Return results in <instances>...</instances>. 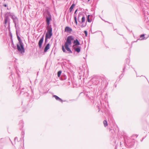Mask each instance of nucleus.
<instances>
[{
	"mask_svg": "<svg viewBox=\"0 0 149 149\" xmlns=\"http://www.w3.org/2000/svg\"><path fill=\"white\" fill-rule=\"evenodd\" d=\"M137 136H138V135H136V137H137Z\"/></svg>",
	"mask_w": 149,
	"mask_h": 149,
	"instance_id": "nucleus-35",
	"label": "nucleus"
},
{
	"mask_svg": "<svg viewBox=\"0 0 149 149\" xmlns=\"http://www.w3.org/2000/svg\"><path fill=\"white\" fill-rule=\"evenodd\" d=\"M74 49V50L75 51L77 52L78 53H79L80 51L81 50V47L79 46L77 48H74V47L73 48Z\"/></svg>",
	"mask_w": 149,
	"mask_h": 149,
	"instance_id": "nucleus-14",
	"label": "nucleus"
},
{
	"mask_svg": "<svg viewBox=\"0 0 149 149\" xmlns=\"http://www.w3.org/2000/svg\"><path fill=\"white\" fill-rule=\"evenodd\" d=\"M90 15H88L87 17V21L89 22H90L91 21V20L90 19H89V17L90 16Z\"/></svg>",
	"mask_w": 149,
	"mask_h": 149,
	"instance_id": "nucleus-19",
	"label": "nucleus"
},
{
	"mask_svg": "<svg viewBox=\"0 0 149 149\" xmlns=\"http://www.w3.org/2000/svg\"><path fill=\"white\" fill-rule=\"evenodd\" d=\"M46 19L47 24V26H49L50 24V22L52 20V16L49 12H47Z\"/></svg>",
	"mask_w": 149,
	"mask_h": 149,
	"instance_id": "nucleus-3",
	"label": "nucleus"
},
{
	"mask_svg": "<svg viewBox=\"0 0 149 149\" xmlns=\"http://www.w3.org/2000/svg\"><path fill=\"white\" fill-rule=\"evenodd\" d=\"M11 41H12V45H13V46L14 45V44H13V42L12 39Z\"/></svg>",
	"mask_w": 149,
	"mask_h": 149,
	"instance_id": "nucleus-28",
	"label": "nucleus"
},
{
	"mask_svg": "<svg viewBox=\"0 0 149 149\" xmlns=\"http://www.w3.org/2000/svg\"><path fill=\"white\" fill-rule=\"evenodd\" d=\"M53 97L55 98V99L58 101L60 102H63V101L62 100V99L60 98H59L58 97V96L56 95H53Z\"/></svg>",
	"mask_w": 149,
	"mask_h": 149,
	"instance_id": "nucleus-11",
	"label": "nucleus"
},
{
	"mask_svg": "<svg viewBox=\"0 0 149 149\" xmlns=\"http://www.w3.org/2000/svg\"><path fill=\"white\" fill-rule=\"evenodd\" d=\"M44 38V35L41 37L38 42V45L40 48L42 47V45L43 43Z\"/></svg>",
	"mask_w": 149,
	"mask_h": 149,
	"instance_id": "nucleus-6",
	"label": "nucleus"
},
{
	"mask_svg": "<svg viewBox=\"0 0 149 149\" xmlns=\"http://www.w3.org/2000/svg\"><path fill=\"white\" fill-rule=\"evenodd\" d=\"M48 38H45V44L47 42V39Z\"/></svg>",
	"mask_w": 149,
	"mask_h": 149,
	"instance_id": "nucleus-25",
	"label": "nucleus"
},
{
	"mask_svg": "<svg viewBox=\"0 0 149 149\" xmlns=\"http://www.w3.org/2000/svg\"><path fill=\"white\" fill-rule=\"evenodd\" d=\"M73 44L74 45L73 46V48H74L75 46H78L80 45L79 42L77 39H76L75 40H74L73 42Z\"/></svg>",
	"mask_w": 149,
	"mask_h": 149,
	"instance_id": "nucleus-8",
	"label": "nucleus"
},
{
	"mask_svg": "<svg viewBox=\"0 0 149 149\" xmlns=\"http://www.w3.org/2000/svg\"><path fill=\"white\" fill-rule=\"evenodd\" d=\"M68 46L69 45H65V48L67 50V51L69 52L68 53H72V52L70 48L68 47Z\"/></svg>",
	"mask_w": 149,
	"mask_h": 149,
	"instance_id": "nucleus-12",
	"label": "nucleus"
},
{
	"mask_svg": "<svg viewBox=\"0 0 149 149\" xmlns=\"http://www.w3.org/2000/svg\"><path fill=\"white\" fill-rule=\"evenodd\" d=\"M17 137H15V141L16 140H17Z\"/></svg>",
	"mask_w": 149,
	"mask_h": 149,
	"instance_id": "nucleus-30",
	"label": "nucleus"
},
{
	"mask_svg": "<svg viewBox=\"0 0 149 149\" xmlns=\"http://www.w3.org/2000/svg\"><path fill=\"white\" fill-rule=\"evenodd\" d=\"M82 15V14L81 13H79L78 14V20L79 22L80 23L81 22V21L79 20V17H81Z\"/></svg>",
	"mask_w": 149,
	"mask_h": 149,
	"instance_id": "nucleus-18",
	"label": "nucleus"
},
{
	"mask_svg": "<svg viewBox=\"0 0 149 149\" xmlns=\"http://www.w3.org/2000/svg\"><path fill=\"white\" fill-rule=\"evenodd\" d=\"M3 6H5V7H6L7 6V4H6H6H3Z\"/></svg>",
	"mask_w": 149,
	"mask_h": 149,
	"instance_id": "nucleus-27",
	"label": "nucleus"
},
{
	"mask_svg": "<svg viewBox=\"0 0 149 149\" xmlns=\"http://www.w3.org/2000/svg\"><path fill=\"white\" fill-rule=\"evenodd\" d=\"M49 44L48 43L44 48V52H47V50H48L49 49Z\"/></svg>",
	"mask_w": 149,
	"mask_h": 149,
	"instance_id": "nucleus-13",
	"label": "nucleus"
},
{
	"mask_svg": "<svg viewBox=\"0 0 149 149\" xmlns=\"http://www.w3.org/2000/svg\"><path fill=\"white\" fill-rule=\"evenodd\" d=\"M10 17L13 19V22L14 24H17L18 23V20L17 18L15 15H12L11 14L9 15Z\"/></svg>",
	"mask_w": 149,
	"mask_h": 149,
	"instance_id": "nucleus-5",
	"label": "nucleus"
},
{
	"mask_svg": "<svg viewBox=\"0 0 149 149\" xmlns=\"http://www.w3.org/2000/svg\"><path fill=\"white\" fill-rule=\"evenodd\" d=\"M10 14V13H8L6 14L4 18V24L6 25L7 23H8V27H10V19L9 18V15Z\"/></svg>",
	"mask_w": 149,
	"mask_h": 149,
	"instance_id": "nucleus-2",
	"label": "nucleus"
},
{
	"mask_svg": "<svg viewBox=\"0 0 149 149\" xmlns=\"http://www.w3.org/2000/svg\"><path fill=\"white\" fill-rule=\"evenodd\" d=\"M12 47H13L14 48H15L16 47L15 46L14 47V45L13 46V45H12Z\"/></svg>",
	"mask_w": 149,
	"mask_h": 149,
	"instance_id": "nucleus-33",
	"label": "nucleus"
},
{
	"mask_svg": "<svg viewBox=\"0 0 149 149\" xmlns=\"http://www.w3.org/2000/svg\"><path fill=\"white\" fill-rule=\"evenodd\" d=\"M15 27L16 29V28H17V27H16L17 24H15Z\"/></svg>",
	"mask_w": 149,
	"mask_h": 149,
	"instance_id": "nucleus-31",
	"label": "nucleus"
},
{
	"mask_svg": "<svg viewBox=\"0 0 149 149\" xmlns=\"http://www.w3.org/2000/svg\"><path fill=\"white\" fill-rule=\"evenodd\" d=\"M84 32L86 36H87V34H88L87 31H84Z\"/></svg>",
	"mask_w": 149,
	"mask_h": 149,
	"instance_id": "nucleus-24",
	"label": "nucleus"
},
{
	"mask_svg": "<svg viewBox=\"0 0 149 149\" xmlns=\"http://www.w3.org/2000/svg\"><path fill=\"white\" fill-rule=\"evenodd\" d=\"M77 11V10H76L75 11V12H74V14H75V15H76V12Z\"/></svg>",
	"mask_w": 149,
	"mask_h": 149,
	"instance_id": "nucleus-29",
	"label": "nucleus"
},
{
	"mask_svg": "<svg viewBox=\"0 0 149 149\" xmlns=\"http://www.w3.org/2000/svg\"><path fill=\"white\" fill-rule=\"evenodd\" d=\"M90 1V0H88V1L89 2Z\"/></svg>",
	"mask_w": 149,
	"mask_h": 149,
	"instance_id": "nucleus-34",
	"label": "nucleus"
},
{
	"mask_svg": "<svg viewBox=\"0 0 149 149\" xmlns=\"http://www.w3.org/2000/svg\"><path fill=\"white\" fill-rule=\"evenodd\" d=\"M62 50L64 52H66V50L65 49L64 47V46L63 45L62 46Z\"/></svg>",
	"mask_w": 149,
	"mask_h": 149,
	"instance_id": "nucleus-23",
	"label": "nucleus"
},
{
	"mask_svg": "<svg viewBox=\"0 0 149 149\" xmlns=\"http://www.w3.org/2000/svg\"><path fill=\"white\" fill-rule=\"evenodd\" d=\"M16 34L17 35V38L19 42V44L20 45V47L19 45L18 44H17V49L22 54L24 52V44L20 38L18 34L17 31V30H16Z\"/></svg>",
	"mask_w": 149,
	"mask_h": 149,
	"instance_id": "nucleus-1",
	"label": "nucleus"
},
{
	"mask_svg": "<svg viewBox=\"0 0 149 149\" xmlns=\"http://www.w3.org/2000/svg\"><path fill=\"white\" fill-rule=\"evenodd\" d=\"M86 26V24H85L84 25L82 24V25H81V27L83 28V27H84L85 26Z\"/></svg>",
	"mask_w": 149,
	"mask_h": 149,
	"instance_id": "nucleus-26",
	"label": "nucleus"
},
{
	"mask_svg": "<svg viewBox=\"0 0 149 149\" xmlns=\"http://www.w3.org/2000/svg\"><path fill=\"white\" fill-rule=\"evenodd\" d=\"M74 40L73 37L72 36H68L66 40V42H65V45H70L71 44V41Z\"/></svg>",
	"mask_w": 149,
	"mask_h": 149,
	"instance_id": "nucleus-4",
	"label": "nucleus"
},
{
	"mask_svg": "<svg viewBox=\"0 0 149 149\" xmlns=\"http://www.w3.org/2000/svg\"><path fill=\"white\" fill-rule=\"evenodd\" d=\"M47 32L49 33H52V29L51 25L47 26Z\"/></svg>",
	"mask_w": 149,
	"mask_h": 149,
	"instance_id": "nucleus-9",
	"label": "nucleus"
},
{
	"mask_svg": "<svg viewBox=\"0 0 149 149\" xmlns=\"http://www.w3.org/2000/svg\"><path fill=\"white\" fill-rule=\"evenodd\" d=\"M72 31V29L70 27L68 26H66L65 27V32H66L68 33H70Z\"/></svg>",
	"mask_w": 149,
	"mask_h": 149,
	"instance_id": "nucleus-7",
	"label": "nucleus"
},
{
	"mask_svg": "<svg viewBox=\"0 0 149 149\" xmlns=\"http://www.w3.org/2000/svg\"><path fill=\"white\" fill-rule=\"evenodd\" d=\"M75 6V5L74 3H73L72 5L71 6H70V8H69V12L70 13H71L72 11V10L73 8L74 7V6Z\"/></svg>",
	"mask_w": 149,
	"mask_h": 149,
	"instance_id": "nucleus-16",
	"label": "nucleus"
},
{
	"mask_svg": "<svg viewBox=\"0 0 149 149\" xmlns=\"http://www.w3.org/2000/svg\"><path fill=\"white\" fill-rule=\"evenodd\" d=\"M103 124L105 127H107L108 125L107 122L106 120H105L104 121Z\"/></svg>",
	"mask_w": 149,
	"mask_h": 149,
	"instance_id": "nucleus-20",
	"label": "nucleus"
},
{
	"mask_svg": "<svg viewBox=\"0 0 149 149\" xmlns=\"http://www.w3.org/2000/svg\"><path fill=\"white\" fill-rule=\"evenodd\" d=\"M10 36L11 37V39H12V34L11 33H10Z\"/></svg>",
	"mask_w": 149,
	"mask_h": 149,
	"instance_id": "nucleus-32",
	"label": "nucleus"
},
{
	"mask_svg": "<svg viewBox=\"0 0 149 149\" xmlns=\"http://www.w3.org/2000/svg\"><path fill=\"white\" fill-rule=\"evenodd\" d=\"M5 27H6V25H5Z\"/></svg>",
	"mask_w": 149,
	"mask_h": 149,
	"instance_id": "nucleus-37",
	"label": "nucleus"
},
{
	"mask_svg": "<svg viewBox=\"0 0 149 149\" xmlns=\"http://www.w3.org/2000/svg\"><path fill=\"white\" fill-rule=\"evenodd\" d=\"M61 73V71H59L57 73V75L58 77H60V75Z\"/></svg>",
	"mask_w": 149,
	"mask_h": 149,
	"instance_id": "nucleus-22",
	"label": "nucleus"
},
{
	"mask_svg": "<svg viewBox=\"0 0 149 149\" xmlns=\"http://www.w3.org/2000/svg\"><path fill=\"white\" fill-rule=\"evenodd\" d=\"M123 69V70H124L125 69V68H124Z\"/></svg>",
	"mask_w": 149,
	"mask_h": 149,
	"instance_id": "nucleus-36",
	"label": "nucleus"
},
{
	"mask_svg": "<svg viewBox=\"0 0 149 149\" xmlns=\"http://www.w3.org/2000/svg\"><path fill=\"white\" fill-rule=\"evenodd\" d=\"M74 20H75V23L76 24V25H77V15H74Z\"/></svg>",
	"mask_w": 149,
	"mask_h": 149,
	"instance_id": "nucleus-17",
	"label": "nucleus"
},
{
	"mask_svg": "<svg viewBox=\"0 0 149 149\" xmlns=\"http://www.w3.org/2000/svg\"><path fill=\"white\" fill-rule=\"evenodd\" d=\"M82 17L81 18V22L80 23L81 24H82L85 21V18L84 16V15L83 14H82Z\"/></svg>",
	"mask_w": 149,
	"mask_h": 149,
	"instance_id": "nucleus-15",
	"label": "nucleus"
},
{
	"mask_svg": "<svg viewBox=\"0 0 149 149\" xmlns=\"http://www.w3.org/2000/svg\"><path fill=\"white\" fill-rule=\"evenodd\" d=\"M140 39L141 40H142L144 39V35L143 34H142L141 35L140 37Z\"/></svg>",
	"mask_w": 149,
	"mask_h": 149,
	"instance_id": "nucleus-21",
	"label": "nucleus"
},
{
	"mask_svg": "<svg viewBox=\"0 0 149 149\" xmlns=\"http://www.w3.org/2000/svg\"><path fill=\"white\" fill-rule=\"evenodd\" d=\"M52 33H49L47 32L45 35V38L48 39H50L52 36Z\"/></svg>",
	"mask_w": 149,
	"mask_h": 149,
	"instance_id": "nucleus-10",
	"label": "nucleus"
}]
</instances>
